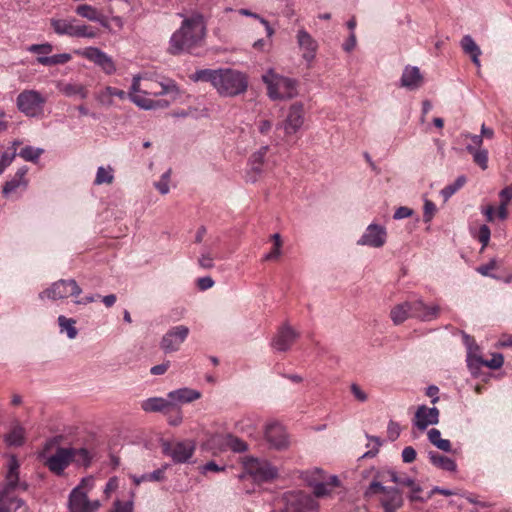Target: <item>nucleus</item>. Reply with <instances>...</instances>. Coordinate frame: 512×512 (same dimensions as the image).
Returning a JSON list of instances; mask_svg holds the SVG:
<instances>
[{
  "instance_id": "11",
  "label": "nucleus",
  "mask_w": 512,
  "mask_h": 512,
  "mask_svg": "<svg viewBox=\"0 0 512 512\" xmlns=\"http://www.w3.org/2000/svg\"><path fill=\"white\" fill-rule=\"evenodd\" d=\"M77 453L81 454L84 458L88 456V452L85 449L75 450L71 448H59L53 455L46 459L45 465L52 472L61 474Z\"/></svg>"
},
{
  "instance_id": "53",
  "label": "nucleus",
  "mask_w": 512,
  "mask_h": 512,
  "mask_svg": "<svg viewBox=\"0 0 512 512\" xmlns=\"http://www.w3.org/2000/svg\"><path fill=\"white\" fill-rule=\"evenodd\" d=\"M164 479V470L158 469L150 474L143 475L141 479L134 477V482L139 484L141 480L161 481Z\"/></svg>"
},
{
  "instance_id": "55",
  "label": "nucleus",
  "mask_w": 512,
  "mask_h": 512,
  "mask_svg": "<svg viewBox=\"0 0 512 512\" xmlns=\"http://www.w3.org/2000/svg\"><path fill=\"white\" fill-rule=\"evenodd\" d=\"M109 512H133V502H122L120 500H116L114 502L113 509Z\"/></svg>"
},
{
  "instance_id": "9",
  "label": "nucleus",
  "mask_w": 512,
  "mask_h": 512,
  "mask_svg": "<svg viewBox=\"0 0 512 512\" xmlns=\"http://www.w3.org/2000/svg\"><path fill=\"white\" fill-rule=\"evenodd\" d=\"M283 512H313L318 505L315 500L301 491H290L284 494Z\"/></svg>"
},
{
  "instance_id": "35",
  "label": "nucleus",
  "mask_w": 512,
  "mask_h": 512,
  "mask_svg": "<svg viewBox=\"0 0 512 512\" xmlns=\"http://www.w3.org/2000/svg\"><path fill=\"white\" fill-rule=\"evenodd\" d=\"M25 441V429L20 425H15L5 436V442L9 446H21Z\"/></svg>"
},
{
  "instance_id": "56",
  "label": "nucleus",
  "mask_w": 512,
  "mask_h": 512,
  "mask_svg": "<svg viewBox=\"0 0 512 512\" xmlns=\"http://www.w3.org/2000/svg\"><path fill=\"white\" fill-rule=\"evenodd\" d=\"M170 170L163 174L162 179L155 184L156 188L161 194H167L169 192V177Z\"/></svg>"
},
{
  "instance_id": "54",
  "label": "nucleus",
  "mask_w": 512,
  "mask_h": 512,
  "mask_svg": "<svg viewBox=\"0 0 512 512\" xmlns=\"http://www.w3.org/2000/svg\"><path fill=\"white\" fill-rule=\"evenodd\" d=\"M97 101L103 106H112L113 105V97L108 93V88L105 87L103 90L98 92L96 95Z\"/></svg>"
},
{
  "instance_id": "48",
  "label": "nucleus",
  "mask_w": 512,
  "mask_h": 512,
  "mask_svg": "<svg viewBox=\"0 0 512 512\" xmlns=\"http://www.w3.org/2000/svg\"><path fill=\"white\" fill-rule=\"evenodd\" d=\"M75 37L78 38H95L97 33L88 25L85 24H77L76 32L74 33Z\"/></svg>"
},
{
  "instance_id": "22",
  "label": "nucleus",
  "mask_w": 512,
  "mask_h": 512,
  "mask_svg": "<svg viewBox=\"0 0 512 512\" xmlns=\"http://www.w3.org/2000/svg\"><path fill=\"white\" fill-rule=\"evenodd\" d=\"M379 500L384 512H396L404 503L402 493L396 488H387Z\"/></svg>"
},
{
  "instance_id": "61",
  "label": "nucleus",
  "mask_w": 512,
  "mask_h": 512,
  "mask_svg": "<svg viewBox=\"0 0 512 512\" xmlns=\"http://www.w3.org/2000/svg\"><path fill=\"white\" fill-rule=\"evenodd\" d=\"M436 207L433 202L426 200L424 204V218L426 221H430L434 215Z\"/></svg>"
},
{
  "instance_id": "49",
  "label": "nucleus",
  "mask_w": 512,
  "mask_h": 512,
  "mask_svg": "<svg viewBox=\"0 0 512 512\" xmlns=\"http://www.w3.org/2000/svg\"><path fill=\"white\" fill-rule=\"evenodd\" d=\"M496 267H497V261L495 259H491L488 263L477 267L476 270L482 276H488V277L496 278V276L491 274V271L496 269Z\"/></svg>"
},
{
  "instance_id": "58",
  "label": "nucleus",
  "mask_w": 512,
  "mask_h": 512,
  "mask_svg": "<svg viewBox=\"0 0 512 512\" xmlns=\"http://www.w3.org/2000/svg\"><path fill=\"white\" fill-rule=\"evenodd\" d=\"M490 235L491 232L489 227L487 225H482L479 229L478 236L479 241L482 243V250H484L487 247L490 240Z\"/></svg>"
},
{
  "instance_id": "33",
  "label": "nucleus",
  "mask_w": 512,
  "mask_h": 512,
  "mask_svg": "<svg viewBox=\"0 0 512 512\" xmlns=\"http://www.w3.org/2000/svg\"><path fill=\"white\" fill-rule=\"evenodd\" d=\"M309 485L313 488V493L316 497L327 496L331 493L332 487L339 486V480L337 476H331L330 481L325 482H310Z\"/></svg>"
},
{
  "instance_id": "31",
  "label": "nucleus",
  "mask_w": 512,
  "mask_h": 512,
  "mask_svg": "<svg viewBox=\"0 0 512 512\" xmlns=\"http://www.w3.org/2000/svg\"><path fill=\"white\" fill-rule=\"evenodd\" d=\"M172 408L170 399L149 398L142 403V409L146 412L165 411Z\"/></svg>"
},
{
  "instance_id": "63",
  "label": "nucleus",
  "mask_w": 512,
  "mask_h": 512,
  "mask_svg": "<svg viewBox=\"0 0 512 512\" xmlns=\"http://www.w3.org/2000/svg\"><path fill=\"white\" fill-rule=\"evenodd\" d=\"M351 392L358 401L365 402L367 400L366 393L357 384L351 385Z\"/></svg>"
},
{
  "instance_id": "27",
  "label": "nucleus",
  "mask_w": 512,
  "mask_h": 512,
  "mask_svg": "<svg viewBox=\"0 0 512 512\" xmlns=\"http://www.w3.org/2000/svg\"><path fill=\"white\" fill-rule=\"evenodd\" d=\"M413 314V303L404 302L396 305L390 312V317L395 325L402 324Z\"/></svg>"
},
{
  "instance_id": "29",
  "label": "nucleus",
  "mask_w": 512,
  "mask_h": 512,
  "mask_svg": "<svg viewBox=\"0 0 512 512\" xmlns=\"http://www.w3.org/2000/svg\"><path fill=\"white\" fill-rule=\"evenodd\" d=\"M76 13L90 21L99 22L103 27H108V21L105 17L101 16L97 9L91 5L82 4L77 6Z\"/></svg>"
},
{
  "instance_id": "38",
  "label": "nucleus",
  "mask_w": 512,
  "mask_h": 512,
  "mask_svg": "<svg viewBox=\"0 0 512 512\" xmlns=\"http://www.w3.org/2000/svg\"><path fill=\"white\" fill-rule=\"evenodd\" d=\"M468 152L473 155L474 162L480 166L482 170L488 168V152L485 149H474L472 145L467 146Z\"/></svg>"
},
{
  "instance_id": "14",
  "label": "nucleus",
  "mask_w": 512,
  "mask_h": 512,
  "mask_svg": "<svg viewBox=\"0 0 512 512\" xmlns=\"http://www.w3.org/2000/svg\"><path fill=\"white\" fill-rule=\"evenodd\" d=\"M188 334L189 328L187 326L179 325L173 327L162 337L160 341V348L165 353L176 352L180 349Z\"/></svg>"
},
{
  "instance_id": "23",
  "label": "nucleus",
  "mask_w": 512,
  "mask_h": 512,
  "mask_svg": "<svg viewBox=\"0 0 512 512\" xmlns=\"http://www.w3.org/2000/svg\"><path fill=\"white\" fill-rule=\"evenodd\" d=\"M423 82V76L418 67L406 66L400 80L401 87L409 90L417 89Z\"/></svg>"
},
{
  "instance_id": "46",
  "label": "nucleus",
  "mask_w": 512,
  "mask_h": 512,
  "mask_svg": "<svg viewBox=\"0 0 512 512\" xmlns=\"http://www.w3.org/2000/svg\"><path fill=\"white\" fill-rule=\"evenodd\" d=\"M272 240L274 241V247L273 249L265 256L266 260H272L277 259L281 255V247H282V240L281 236L278 233H275L271 236Z\"/></svg>"
},
{
  "instance_id": "24",
  "label": "nucleus",
  "mask_w": 512,
  "mask_h": 512,
  "mask_svg": "<svg viewBox=\"0 0 512 512\" xmlns=\"http://www.w3.org/2000/svg\"><path fill=\"white\" fill-rule=\"evenodd\" d=\"M200 397L201 393L198 390L186 387L168 393V398L170 399L172 407L177 404L193 402L195 400H198Z\"/></svg>"
},
{
  "instance_id": "32",
  "label": "nucleus",
  "mask_w": 512,
  "mask_h": 512,
  "mask_svg": "<svg viewBox=\"0 0 512 512\" xmlns=\"http://www.w3.org/2000/svg\"><path fill=\"white\" fill-rule=\"evenodd\" d=\"M428 456L431 463L440 469L450 472H455L457 469L455 461L447 456H443L435 452H429Z\"/></svg>"
},
{
  "instance_id": "60",
  "label": "nucleus",
  "mask_w": 512,
  "mask_h": 512,
  "mask_svg": "<svg viewBox=\"0 0 512 512\" xmlns=\"http://www.w3.org/2000/svg\"><path fill=\"white\" fill-rule=\"evenodd\" d=\"M416 459V451L412 446H407L402 451V460L405 463H412Z\"/></svg>"
},
{
  "instance_id": "26",
  "label": "nucleus",
  "mask_w": 512,
  "mask_h": 512,
  "mask_svg": "<svg viewBox=\"0 0 512 512\" xmlns=\"http://www.w3.org/2000/svg\"><path fill=\"white\" fill-rule=\"evenodd\" d=\"M50 24L54 32L58 35H67L75 37L77 21L75 19H51Z\"/></svg>"
},
{
  "instance_id": "45",
  "label": "nucleus",
  "mask_w": 512,
  "mask_h": 512,
  "mask_svg": "<svg viewBox=\"0 0 512 512\" xmlns=\"http://www.w3.org/2000/svg\"><path fill=\"white\" fill-rule=\"evenodd\" d=\"M401 485L403 486H407L410 488L411 490V493H410V499L412 501H415V500H422V498L420 497V493L422 492V488L420 487V485H418L417 483H415V481L411 478H405L403 480V482H401Z\"/></svg>"
},
{
  "instance_id": "52",
  "label": "nucleus",
  "mask_w": 512,
  "mask_h": 512,
  "mask_svg": "<svg viewBox=\"0 0 512 512\" xmlns=\"http://www.w3.org/2000/svg\"><path fill=\"white\" fill-rule=\"evenodd\" d=\"M504 363L503 355L500 353H495L492 355V358L490 360H486L485 367H488L490 369L496 370L502 367Z\"/></svg>"
},
{
  "instance_id": "12",
  "label": "nucleus",
  "mask_w": 512,
  "mask_h": 512,
  "mask_svg": "<svg viewBox=\"0 0 512 512\" xmlns=\"http://www.w3.org/2000/svg\"><path fill=\"white\" fill-rule=\"evenodd\" d=\"M81 292L82 290L75 280H59L53 283L50 288L44 290L39 296L41 299L59 300L70 296H78Z\"/></svg>"
},
{
  "instance_id": "6",
  "label": "nucleus",
  "mask_w": 512,
  "mask_h": 512,
  "mask_svg": "<svg viewBox=\"0 0 512 512\" xmlns=\"http://www.w3.org/2000/svg\"><path fill=\"white\" fill-rule=\"evenodd\" d=\"M244 472L239 475L240 480L251 478L256 483L267 482L277 477L278 471L267 461L256 458H246L243 461Z\"/></svg>"
},
{
  "instance_id": "43",
  "label": "nucleus",
  "mask_w": 512,
  "mask_h": 512,
  "mask_svg": "<svg viewBox=\"0 0 512 512\" xmlns=\"http://www.w3.org/2000/svg\"><path fill=\"white\" fill-rule=\"evenodd\" d=\"M225 444L234 452H244L247 450V444L238 437L227 435L225 437Z\"/></svg>"
},
{
  "instance_id": "21",
  "label": "nucleus",
  "mask_w": 512,
  "mask_h": 512,
  "mask_svg": "<svg viewBox=\"0 0 512 512\" xmlns=\"http://www.w3.org/2000/svg\"><path fill=\"white\" fill-rule=\"evenodd\" d=\"M265 438L274 448L282 449L288 446V436L285 428L278 423H271L266 426Z\"/></svg>"
},
{
  "instance_id": "50",
  "label": "nucleus",
  "mask_w": 512,
  "mask_h": 512,
  "mask_svg": "<svg viewBox=\"0 0 512 512\" xmlns=\"http://www.w3.org/2000/svg\"><path fill=\"white\" fill-rule=\"evenodd\" d=\"M386 489H387V487L383 486L380 482L374 480L367 487L364 495L366 497H371V496H373V495H375L377 493H380V494L384 493V491Z\"/></svg>"
},
{
  "instance_id": "34",
  "label": "nucleus",
  "mask_w": 512,
  "mask_h": 512,
  "mask_svg": "<svg viewBox=\"0 0 512 512\" xmlns=\"http://www.w3.org/2000/svg\"><path fill=\"white\" fill-rule=\"evenodd\" d=\"M461 46L464 52L471 57L473 63L476 66H480L479 56L481 55V51L472 37L469 35L464 36L461 41Z\"/></svg>"
},
{
  "instance_id": "39",
  "label": "nucleus",
  "mask_w": 512,
  "mask_h": 512,
  "mask_svg": "<svg viewBox=\"0 0 512 512\" xmlns=\"http://www.w3.org/2000/svg\"><path fill=\"white\" fill-rule=\"evenodd\" d=\"M479 347L475 346L474 350L470 349L467 356V364L470 370H479L481 367L485 366L486 360H484L478 354Z\"/></svg>"
},
{
  "instance_id": "47",
  "label": "nucleus",
  "mask_w": 512,
  "mask_h": 512,
  "mask_svg": "<svg viewBox=\"0 0 512 512\" xmlns=\"http://www.w3.org/2000/svg\"><path fill=\"white\" fill-rule=\"evenodd\" d=\"M466 183V177L461 175L455 182L442 190V194L445 198L451 197L458 189H460Z\"/></svg>"
},
{
  "instance_id": "18",
  "label": "nucleus",
  "mask_w": 512,
  "mask_h": 512,
  "mask_svg": "<svg viewBox=\"0 0 512 512\" xmlns=\"http://www.w3.org/2000/svg\"><path fill=\"white\" fill-rule=\"evenodd\" d=\"M386 237V229L383 226L370 224L359 240V244L379 248L385 244Z\"/></svg>"
},
{
  "instance_id": "2",
  "label": "nucleus",
  "mask_w": 512,
  "mask_h": 512,
  "mask_svg": "<svg viewBox=\"0 0 512 512\" xmlns=\"http://www.w3.org/2000/svg\"><path fill=\"white\" fill-rule=\"evenodd\" d=\"M183 18L180 27L172 34L169 40L168 52L172 55L190 53L199 46L206 36V24L203 16L192 13L189 16L179 14Z\"/></svg>"
},
{
  "instance_id": "64",
  "label": "nucleus",
  "mask_w": 512,
  "mask_h": 512,
  "mask_svg": "<svg viewBox=\"0 0 512 512\" xmlns=\"http://www.w3.org/2000/svg\"><path fill=\"white\" fill-rule=\"evenodd\" d=\"M501 203L508 204L512 199V184L502 189L499 193Z\"/></svg>"
},
{
  "instance_id": "1",
  "label": "nucleus",
  "mask_w": 512,
  "mask_h": 512,
  "mask_svg": "<svg viewBox=\"0 0 512 512\" xmlns=\"http://www.w3.org/2000/svg\"><path fill=\"white\" fill-rule=\"evenodd\" d=\"M107 88L112 97L125 100L128 96L137 107L144 110L165 109L169 107L171 100L180 94L177 84L172 80L164 83L140 75L133 77L128 94L111 86H107Z\"/></svg>"
},
{
  "instance_id": "19",
  "label": "nucleus",
  "mask_w": 512,
  "mask_h": 512,
  "mask_svg": "<svg viewBox=\"0 0 512 512\" xmlns=\"http://www.w3.org/2000/svg\"><path fill=\"white\" fill-rule=\"evenodd\" d=\"M299 333L289 325H283L273 339V347L280 352L287 351L298 339Z\"/></svg>"
},
{
  "instance_id": "15",
  "label": "nucleus",
  "mask_w": 512,
  "mask_h": 512,
  "mask_svg": "<svg viewBox=\"0 0 512 512\" xmlns=\"http://www.w3.org/2000/svg\"><path fill=\"white\" fill-rule=\"evenodd\" d=\"M27 172V167L24 166L19 168L15 175L4 184L2 193L5 197H11L27 189L29 184V180L27 179Z\"/></svg>"
},
{
  "instance_id": "28",
  "label": "nucleus",
  "mask_w": 512,
  "mask_h": 512,
  "mask_svg": "<svg viewBox=\"0 0 512 512\" xmlns=\"http://www.w3.org/2000/svg\"><path fill=\"white\" fill-rule=\"evenodd\" d=\"M267 150L268 147H262L259 151L255 152L250 158L251 168L249 174H252L250 177V180L252 182L256 181L257 176L260 175L262 172Z\"/></svg>"
},
{
  "instance_id": "7",
  "label": "nucleus",
  "mask_w": 512,
  "mask_h": 512,
  "mask_svg": "<svg viewBox=\"0 0 512 512\" xmlns=\"http://www.w3.org/2000/svg\"><path fill=\"white\" fill-rule=\"evenodd\" d=\"M46 98L37 90H23L16 99L18 110L31 118L41 117L44 113Z\"/></svg>"
},
{
  "instance_id": "13",
  "label": "nucleus",
  "mask_w": 512,
  "mask_h": 512,
  "mask_svg": "<svg viewBox=\"0 0 512 512\" xmlns=\"http://www.w3.org/2000/svg\"><path fill=\"white\" fill-rule=\"evenodd\" d=\"M77 53L100 67L107 75L116 72V64L113 59L97 47H87Z\"/></svg>"
},
{
  "instance_id": "30",
  "label": "nucleus",
  "mask_w": 512,
  "mask_h": 512,
  "mask_svg": "<svg viewBox=\"0 0 512 512\" xmlns=\"http://www.w3.org/2000/svg\"><path fill=\"white\" fill-rule=\"evenodd\" d=\"M58 89L61 93L68 97L78 96L85 99L88 96L87 88L79 83H60Z\"/></svg>"
},
{
  "instance_id": "3",
  "label": "nucleus",
  "mask_w": 512,
  "mask_h": 512,
  "mask_svg": "<svg viewBox=\"0 0 512 512\" xmlns=\"http://www.w3.org/2000/svg\"><path fill=\"white\" fill-rule=\"evenodd\" d=\"M193 79L210 83L219 95L225 97L243 94L248 88L246 74L231 68L198 70Z\"/></svg>"
},
{
  "instance_id": "44",
  "label": "nucleus",
  "mask_w": 512,
  "mask_h": 512,
  "mask_svg": "<svg viewBox=\"0 0 512 512\" xmlns=\"http://www.w3.org/2000/svg\"><path fill=\"white\" fill-rule=\"evenodd\" d=\"M42 153H43V149H41V148L26 146L19 152V156L22 157L26 161L35 162L38 160V158L40 157V155Z\"/></svg>"
},
{
  "instance_id": "10",
  "label": "nucleus",
  "mask_w": 512,
  "mask_h": 512,
  "mask_svg": "<svg viewBox=\"0 0 512 512\" xmlns=\"http://www.w3.org/2000/svg\"><path fill=\"white\" fill-rule=\"evenodd\" d=\"M196 444L192 440L165 442L163 452L175 463H186L193 456Z\"/></svg>"
},
{
  "instance_id": "37",
  "label": "nucleus",
  "mask_w": 512,
  "mask_h": 512,
  "mask_svg": "<svg viewBox=\"0 0 512 512\" xmlns=\"http://www.w3.org/2000/svg\"><path fill=\"white\" fill-rule=\"evenodd\" d=\"M71 60V55L68 53L55 54L52 56H39L37 62L41 65L51 66L64 64Z\"/></svg>"
},
{
  "instance_id": "25",
  "label": "nucleus",
  "mask_w": 512,
  "mask_h": 512,
  "mask_svg": "<svg viewBox=\"0 0 512 512\" xmlns=\"http://www.w3.org/2000/svg\"><path fill=\"white\" fill-rule=\"evenodd\" d=\"M440 307L438 305L427 306L422 301L413 303L412 317L418 318L422 321H431L439 316Z\"/></svg>"
},
{
  "instance_id": "62",
  "label": "nucleus",
  "mask_w": 512,
  "mask_h": 512,
  "mask_svg": "<svg viewBox=\"0 0 512 512\" xmlns=\"http://www.w3.org/2000/svg\"><path fill=\"white\" fill-rule=\"evenodd\" d=\"M199 265L205 269H210L214 266V259L210 254H203L198 260Z\"/></svg>"
},
{
  "instance_id": "5",
  "label": "nucleus",
  "mask_w": 512,
  "mask_h": 512,
  "mask_svg": "<svg viewBox=\"0 0 512 512\" xmlns=\"http://www.w3.org/2000/svg\"><path fill=\"white\" fill-rule=\"evenodd\" d=\"M262 80L267 85L268 96L273 100H287L298 94L294 79L276 74L272 69L262 76Z\"/></svg>"
},
{
  "instance_id": "8",
  "label": "nucleus",
  "mask_w": 512,
  "mask_h": 512,
  "mask_svg": "<svg viewBox=\"0 0 512 512\" xmlns=\"http://www.w3.org/2000/svg\"><path fill=\"white\" fill-rule=\"evenodd\" d=\"M19 462L15 455L9 457L8 460V471L6 474V484L0 488V493L3 494L4 497L11 500V502H15L14 510H18L22 507L25 510L28 508L25 505V502L22 499H19L14 496V490L19 485Z\"/></svg>"
},
{
  "instance_id": "51",
  "label": "nucleus",
  "mask_w": 512,
  "mask_h": 512,
  "mask_svg": "<svg viewBox=\"0 0 512 512\" xmlns=\"http://www.w3.org/2000/svg\"><path fill=\"white\" fill-rule=\"evenodd\" d=\"M28 50L33 53L47 55L52 52L53 46L50 43L33 44L28 47Z\"/></svg>"
},
{
  "instance_id": "17",
  "label": "nucleus",
  "mask_w": 512,
  "mask_h": 512,
  "mask_svg": "<svg viewBox=\"0 0 512 512\" xmlns=\"http://www.w3.org/2000/svg\"><path fill=\"white\" fill-rule=\"evenodd\" d=\"M439 422V410L436 407L420 405L414 415L413 424L419 430L424 431L428 426Z\"/></svg>"
},
{
  "instance_id": "36",
  "label": "nucleus",
  "mask_w": 512,
  "mask_h": 512,
  "mask_svg": "<svg viewBox=\"0 0 512 512\" xmlns=\"http://www.w3.org/2000/svg\"><path fill=\"white\" fill-rule=\"evenodd\" d=\"M428 439L429 441L436 446L438 449L444 452L451 451V443L448 439L441 438V432L438 429L432 428L428 431Z\"/></svg>"
},
{
  "instance_id": "20",
  "label": "nucleus",
  "mask_w": 512,
  "mask_h": 512,
  "mask_svg": "<svg viewBox=\"0 0 512 512\" xmlns=\"http://www.w3.org/2000/svg\"><path fill=\"white\" fill-rule=\"evenodd\" d=\"M304 124V107L302 103H294L290 106L284 122L286 134L296 133Z\"/></svg>"
},
{
  "instance_id": "57",
  "label": "nucleus",
  "mask_w": 512,
  "mask_h": 512,
  "mask_svg": "<svg viewBox=\"0 0 512 512\" xmlns=\"http://www.w3.org/2000/svg\"><path fill=\"white\" fill-rule=\"evenodd\" d=\"M119 487V481L117 477H111L108 482L106 483V486L104 488V494L107 499H109Z\"/></svg>"
},
{
  "instance_id": "40",
  "label": "nucleus",
  "mask_w": 512,
  "mask_h": 512,
  "mask_svg": "<svg viewBox=\"0 0 512 512\" xmlns=\"http://www.w3.org/2000/svg\"><path fill=\"white\" fill-rule=\"evenodd\" d=\"M113 179V169L111 167H99L96 173L95 184H111Z\"/></svg>"
},
{
  "instance_id": "4",
  "label": "nucleus",
  "mask_w": 512,
  "mask_h": 512,
  "mask_svg": "<svg viewBox=\"0 0 512 512\" xmlns=\"http://www.w3.org/2000/svg\"><path fill=\"white\" fill-rule=\"evenodd\" d=\"M94 478L89 476L83 478L80 483L72 489L68 497L69 512H97L101 507L99 500H90L89 492L93 489Z\"/></svg>"
},
{
  "instance_id": "59",
  "label": "nucleus",
  "mask_w": 512,
  "mask_h": 512,
  "mask_svg": "<svg viewBox=\"0 0 512 512\" xmlns=\"http://www.w3.org/2000/svg\"><path fill=\"white\" fill-rule=\"evenodd\" d=\"M15 502H11L10 499L3 496L2 493H0V512H10L15 511Z\"/></svg>"
},
{
  "instance_id": "41",
  "label": "nucleus",
  "mask_w": 512,
  "mask_h": 512,
  "mask_svg": "<svg viewBox=\"0 0 512 512\" xmlns=\"http://www.w3.org/2000/svg\"><path fill=\"white\" fill-rule=\"evenodd\" d=\"M20 144L19 141H14L12 143V152L8 153V152H4L2 155H1V158H0V174H2L4 172V170L11 165V163L13 162V160L15 159L16 157V152H17V146Z\"/></svg>"
},
{
  "instance_id": "42",
  "label": "nucleus",
  "mask_w": 512,
  "mask_h": 512,
  "mask_svg": "<svg viewBox=\"0 0 512 512\" xmlns=\"http://www.w3.org/2000/svg\"><path fill=\"white\" fill-rule=\"evenodd\" d=\"M59 326L62 331H66L69 338L73 339L77 335V329L75 328V321L65 316L58 317Z\"/></svg>"
},
{
  "instance_id": "16",
  "label": "nucleus",
  "mask_w": 512,
  "mask_h": 512,
  "mask_svg": "<svg viewBox=\"0 0 512 512\" xmlns=\"http://www.w3.org/2000/svg\"><path fill=\"white\" fill-rule=\"evenodd\" d=\"M297 43L308 66L314 61L318 49L317 41L304 29L297 32Z\"/></svg>"
}]
</instances>
